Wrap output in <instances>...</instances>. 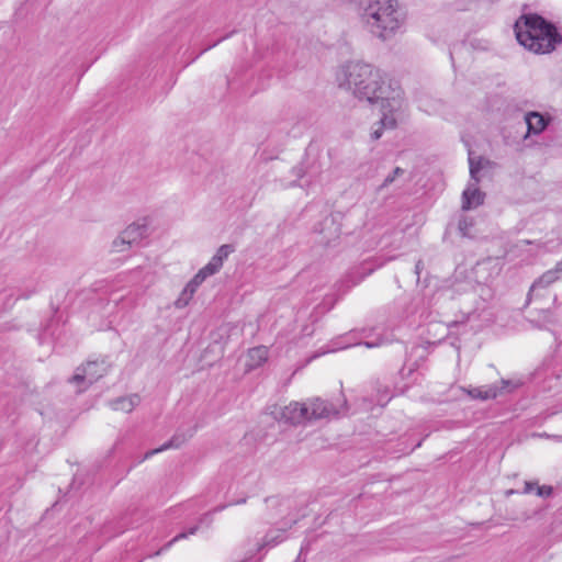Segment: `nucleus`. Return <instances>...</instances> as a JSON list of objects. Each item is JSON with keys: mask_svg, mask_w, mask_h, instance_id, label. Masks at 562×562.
<instances>
[{"mask_svg": "<svg viewBox=\"0 0 562 562\" xmlns=\"http://www.w3.org/2000/svg\"><path fill=\"white\" fill-rule=\"evenodd\" d=\"M339 88L359 101L379 108L380 121L371 128V139L378 140L384 130H393L406 110L404 91L400 83L383 70L366 63L351 61L341 66L336 74Z\"/></svg>", "mask_w": 562, "mask_h": 562, "instance_id": "1", "label": "nucleus"}, {"mask_svg": "<svg viewBox=\"0 0 562 562\" xmlns=\"http://www.w3.org/2000/svg\"><path fill=\"white\" fill-rule=\"evenodd\" d=\"M360 16L368 31L383 41L393 37L404 24L397 0H369Z\"/></svg>", "mask_w": 562, "mask_h": 562, "instance_id": "2", "label": "nucleus"}, {"mask_svg": "<svg viewBox=\"0 0 562 562\" xmlns=\"http://www.w3.org/2000/svg\"><path fill=\"white\" fill-rule=\"evenodd\" d=\"M517 41L535 54H549L561 37L557 29L539 15H525L515 24Z\"/></svg>", "mask_w": 562, "mask_h": 562, "instance_id": "3", "label": "nucleus"}, {"mask_svg": "<svg viewBox=\"0 0 562 562\" xmlns=\"http://www.w3.org/2000/svg\"><path fill=\"white\" fill-rule=\"evenodd\" d=\"M109 369L108 363L102 361H89L83 367L78 368L75 375L71 378V382L80 383L86 382V385L80 387L79 391L85 390L87 385H90L106 374Z\"/></svg>", "mask_w": 562, "mask_h": 562, "instance_id": "4", "label": "nucleus"}, {"mask_svg": "<svg viewBox=\"0 0 562 562\" xmlns=\"http://www.w3.org/2000/svg\"><path fill=\"white\" fill-rule=\"evenodd\" d=\"M562 278V263L541 274L531 285L528 300H538L547 293L548 288Z\"/></svg>", "mask_w": 562, "mask_h": 562, "instance_id": "5", "label": "nucleus"}, {"mask_svg": "<svg viewBox=\"0 0 562 562\" xmlns=\"http://www.w3.org/2000/svg\"><path fill=\"white\" fill-rule=\"evenodd\" d=\"M520 385L521 382L518 380H502L499 385L494 384L484 387H473L467 392L473 398L490 400L497 397L503 392H512Z\"/></svg>", "mask_w": 562, "mask_h": 562, "instance_id": "6", "label": "nucleus"}, {"mask_svg": "<svg viewBox=\"0 0 562 562\" xmlns=\"http://www.w3.org/2000/svg\"><path fill=\"white\" fill-rule=\"evenodd\" d=\"M308 409L310 406L305 403L291 402L282 407L280 418L291 424H300L307 420Z\"/></svg>", "mask_w": 562, "mask_h": 562, "instance_id": "7", "label": "nucleus"}, {"mask_svg": "<svg viewBox=\"0 0 562 562\" xmlns=\"http://www.w3.org/2000/svg\"><path fill=\"white\" fill-rule=\"evenodd\" d=\"M305 404L310 406L307 420L330 418L338 414V411L331 404H328L321 398L310 400L308 402H305Z\"/></svg>", "mask_w": 562, "mask_h": 562, "instance_id": "8", "label": "nucleus"}, {"mask_svg": "<svg viewBox=\"0 0 562 562\" xmlns=\"http://www.w3.org/2000/svg\"><path fill=\"white\" fill-rule=\"evenodd\" d=\"M479 182L470 180L462 193V209L471 210L481 205L484 201V193L477 188Z\"/></svg>", "mask_w": 562, "mask_h": 562, "instance_id": "9", "label": "nucleus"}, {"mask_svg": "<svg viewBox=\"0 0 562 562\" xmlns=\"http://www.w3.org/2000/svg\"><path fill=\"white\" fill-rule=\"evenodd\" d=\"M268 355L269 351L263 346L249 349L245 361L246 369L250 371L261 367L268 360Z\"/></svg>", "mask_w": 562, "mask_h": 562, "instance_id": "10", "label": "nucleus"}, {"mask_svg": "<svg viewBox=\"0 0 562 562\" xmlns=\"http://www.w3.org/2000/svg\"><path fill=\"white\" fill-rule=\"evenodd\" d=\"M140 402L138 395L133 394L124 397H120L112 402V408L124 413H131Z\"/></svg>", "mask_w": 562, "mask_h": 562, "instance_id": "11", "label": "nucleus"}, {"mask_svg": "<svg viewBox=\"0 0 562 562\" xmlns=\"http://www.w3.org/2000/svg\"><path fill=\"white\" fill-rule=\"evenodd\" d=\"M122 233L125 239H128L132 245H136L145 238L146 227L138 223H132Z\"/></svg>", "mask_w": 562, "mask_h": 562, "instance_id": "12", "label": "nucleus"}, {"mask_svg": "<svg viewBox=\"0 0 562 562\" xmlns=\"http://www.w3.org/2000/svg\"><path fill=\"white\" fill-rule=\"evenodd\" d=\"M526 123L528 126V132L532 134L541 133L547 126L544 117L537 112L528 113L526 115Z\"/></svg>", "mask_w": 562, "mask_h": 562, "instance_id": "13", "label": "nucleus"}, {"mask_svg": "<svg viewBox=\"0 0 562 562\" xmlns=\"http://www.w3.org/2000/svg\"><path fill=\"white\" fill-rule=\"evenodd\" d=\"M470 164V177L472 181L479 182V172L490 166V161L482 157H474L472 154L469 155Z\"/></svg>", "mask_w": 562, "mask_h": 562, "instance_id": "14", "label": "nucleus"}, {"mask_svg": "<svg viewBox=\"0 0 562 562\" xmlns=\"http://www.w3.org/2000/svg\"><path fill=\"white\" fill-rule=\"evenodd\" d=\"M194 294L189 291L188 289L183 288L182 291L180 292V294L178 295V297L173 302V306L177 308V310H182L184 307H187L190 302L192 301Z\"/></svg>", "mask_w": 562, "mask_h": 562, "instance_id": "15", "label": "nucleus"}, {"mask_svg": "<svg viewBox=\"0 0 562 562\" xmlns=\"http://www.w3.org/2000/svg\"><path fill=\"white\" fill-rule=\"evenodd\" d=\"M132 243L128 239H125L123 233H121L113 241H112V250L115 252H124L127 251L132 247Z\"/></svg>", "mask_w": 562, "mask_h": 562, "instance_id": "16", "label": "nucleus"}, {"mask_svg": "<svg viewBox=\"0 0 562 562\" xmlns=\"http://www.w3.org/2000/svg\"><path fill=\"white\" fill-rule=\"evenodd\" d=\"M223 263L224 262L213 256L211 260L201 269L206 273L207 277H211L222 269Z\"/></svg>", "mask_w": 562, "mask_h": 562, "instance_id": "17", "label": "nucleus"}, {"mask_svg": "<svg viewBox=\"0 0 562 562\" xmlns=\"http://www.w3.org/2000/svg\"><path fill=\"white\" fill-rule=\"evenodd\" d=\"M223 263L224 262L213 256L211 260L201 269L206 273L207 277H211L222 269Z\"/></svg>", "mask_w": 562, "mask_h": 562, "instance_id": "18", "label": "nucleus"}, {"mask_svg": "<svg viewBox=\"0 0 562 562\" xmlns=\"http://www.w3.org/2000/svg\"><path fill=\"white\" fill-rule=\"evenodd\" d=\"M223 263L224 262L213 256L211 260L201 269L206 273L207 277H211L222 269Z\"/></svg>", "mask_w": 562, "mask_h": 562, "instance_id": "19", "label": "nucleus"}, {"mask_svg": "<svg viewBox=\"0 0 562 562\" xmlns=\"http://www.w3.org/2000/svg\"><path fill=\"white\" fill-rule=\"evenodd\" d=\"M234 251V247L232 245H222L214 255L217 259L224 262L225 259Z\"/></svg>", "mask_w": 562, "mask_h": 562, "instance_id": "20", "label": "nucleus"}, {"mask_svg": "<svg viewBox=\"0 0 562 562\" xmlns=\"http://www.w3.org/2000/svg\"><path fill=\"white\" fill-rule=\"evenodd\" d=\"M179 445L178 443H175V440L171 439L170 441L166 442L165 445H162L161 447L157 448V449H153L150 451H148L146 454H145V458H149L156 453H159V452H162L169 448H172V447H178Z\"/></svg>", "mask_w": 562, "mask_h": 562, "instance_id": "21", "label": "nucleus"}, {"mask_svg": "<svg viewBox=\"0 0 562 562\" xmlns=\"http://www.w3.org/2000/svg\"><path fill=\"white\" fill-rule=\"evenodd\" d=\"M195 531H196V527L191 528L188 532H181V533L177 535L170 542L167 543L166 549L170 548L172 543H175L181 539H186L189 535H194Z\"/></svg>", "mask_w": 562, "mask_h": 562, "instance_id": "22", "label": "nucleus"}, {"mask_svg": "<svg viewBox=\"0 0 562 562\" xmlns=\"http://www.w3.org/2000/svg\"><path fill=\"white\" fill-rule=\"evenodd\" d=\"M537 495L540 497H549L553 493V488L550 485L537 486Z\"/></svg>", "mask_w": 562, "mask_h": 562, "instance_id": "23", "label": "nucleus"}, {"mask_svg": "<svg viewBox=\"0 0 562 562\" xmlns=\"http://www.w3.org/2000/svg\"><path fill=\"white\" fill-rule=\"evenodd\" d=\"M282 541V538L280 536L272 537L270 533L266 536L265 542L260 546L259 549L265 548L267 546H274L278 542Z\"/></svg>", "mask_w": 562, "mask_h": 562, "instance_id": "24", "label": "nucleus"}, {"mask_svg": "<svg viewBox=\"0 0 562 562\" xmlns=\"http://www.w3.org/2000/svg\"><path fill=\"white\" fill-rule=\"evenodd\" d=\"M402 173H403V170H402L400 167L395 168V169H394V171H393V173H392V175H390V176H387V177L384 179V181H383V184H382V186H383V187L389 186L390 183H392V182L395 180V178H396L398 175H402Z\"/></svg>", "mask_w": 562, "mask_h": 562, "instance_id": "25", "label": "nucleus"}, {"mask_svg": "<svg viewBox=\"0 0 562 562\" xmlns=\"http://www.w3.org/2000/svg\"><path fill=\"white\" fill-rule=\"evenodd\" d=\"M471 225H472V223L470 221H468L467 218L460 221L459 229H460V232L462 233L463 236H471L470 232H469V228H470Z\"/></svg>", "mask_w": 562, "mask_h": 562, "instance_id": "26", "label": "nucleus"}, {"mask_svg": "<svg viewBox=\"0 0 562 562\" xmlns=\"http://www.w3.org/2000/svg\"><path fill=\"white\" fill-rule=\"evenodd\" d=\"M207 278L209 277L206 276V273L202 269H200L191 280L194 281L198 285H201Z\"/></svg>", "mask_w": 562, "mask_h": 562, "instance_id": "27", "label": "nucleus"}, {"mask_svg": "<svg viewBox=\"0 0 562 562\" xmlns=\"http://www.w3.org/2000/svg\"><path fill=\"white\" fill-rule=\"evenodd\" d=\"M207 278L209 277L206 276V273L202 269H200L191 280L194 281L198 285H201Z\"/></svg>", "mask_w": 562, "mask_h": 562, "instance_id": "28", "label": "nucleus"}, {"mask_svg": "<svg viewBox=\"0 0 562 562\" xmlns=\"http://www.w3.org/2000/svg\"><path fill=\"white\" fill-rule=\"evenodd\" d=\"M186 289H188L189 291H191L193 294L196 293L198 289L200 288V285H198L194 281L190 280L186 285H184Z\"/></svg>", "mask_w": 562, "mask_h": 562, "instance_id": "29", "label": "nucleus"}, {"mask_svg": "<svg viewBox=\"0 0 562 562\" xmlns=\"http://www.w3.org/2000/svg\"><path fill=\"white\" fill-rule=\"evenodd\" d=\"M535 485H536L535 483L526 482L524 493H526V494L531 493L533 491Z\"/></svg>", "mask_w": 562, "mask_h": 562, "instance_id": "30", "label": "nucleus"}, {"mask_svg": "<svg viewBox=\"0 0 562 562\" xmlns=\"http://www.w3.org/2000/svg\"><path fill=\"white\" fill-rule=\"evenodd\" d=\"M349 345H345V346H337V347H334L331 349H328L327 351H336V350H340V349H344V348H347Z\"/></svg>", "mask_w": 562, "mask_h": 562, "instance_id": "31", "label": "nucleus"}, {"mask_svg": "<svg viewBox=\"0 0 562 562\" xmlns=\"http://www.w3.org/2000/svg\"><path fill=\"white\" fill-rule=\"evenodd\" d=\"M366 346H367L368 348H371V347H373L374 345H373V344H370V342H366Z\"/></svg>", "mask_w": 562, "mask_h": 562, "instance_id": "32", "label": "nucleus"}, {"mask_svg": "<svg viewBox=\"0 0 562 562\" xmlns=\"http://www.w3.org/2000/svg\"><path fill=\"white\" fill-rule=\"evenodd\" d=\"M557 301H558V296L553 295V303H557Z\"/></svg>", "mask_w": 562, "mask_h": 562, "instance_id": "33", "label": "nucleus"}]
</instances>
